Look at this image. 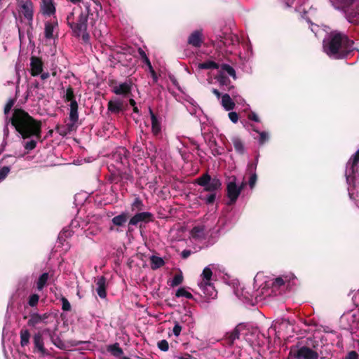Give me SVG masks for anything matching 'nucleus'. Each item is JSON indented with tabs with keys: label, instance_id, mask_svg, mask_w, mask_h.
Wrapping results in <instances>:
<instances>
[{
	"label": "nucleus",
	"instance_id": "c03bdc74",
	"mask_svg": "<svg viewBox=\"0 0 359 359\" xmlns=\"http://www.w3.org/2000/svg\"><path fill=\"white\" fill-rule=\"evenodd\" d=\"M120 180L132 181L133 180V175L128 172H121L118 174Z\"/></svg>",
	"mask_w": 359,
	"mask_h": 359
},
{
	"label": "nucleus",
	"instance_id": "37998d69",
	"mask_svg": "<svg viewBox=\"0 0 359 359\" xmlns=\"http://www.w3.org/2000/svg\"><path fill=\"white\" fill-rule=\"evenodd\" d=\"M158 348L162 351H168L169 349V344L165 339H162L157 343Z\"/></svg>",
	"mask_w": 359,
	"mask_h": 359
},
{
	"label": "nucleus",
	"instance_id": "7c9ffc66",
	"mask_svg": "<svg viewBox=\"0 0 359 359\" xmlns=\"http://www.w3.org/2000/svg\"><path fill=\"white\" fill-rule=\"evenodd\" d=\"M5 158H6V157H4V158H2L0 161V164H1L4 162ZM11 165L0 166V182L6 178V177L8 176V173L11 171Z\"/></svg>",
	"mask_w": 359,
	"mask_h": 359
},
{
	"label": "nucleus",
	"instance_id": "4d7b16f0",
	"mask_svg": "<svg viewBox=\"0 0 359 359\" xmlns=\"http://www.w3.org/2000/svg\"><path fill=\"white\" fill-rule=\"evenodd\" d=\"M72 232L69 230H63L62 232L60 233L58 238L60 240L63 239L64 238L71 236Z\"/></svg>",
	"mask_w": 359,
	"mask_h": 359
},
{
	"label": "nucleus",
	"instance_id": "dca6fc26",
	"mask_svg": "<svg viewBox=\"0 0 359 359\" xmlns=\"http://www.w3.org/2000/svg\"><path fill=\"white\" fill-rule=\"evenodd\" d=\"M128 218H129V213H128L126 212H123L120 215L115 216L111 219L113 226H111L109 227V230L110 231L115 230L114 226H123L125 225V224L127 222Z\"/></svg>",
	"mask_w": 359,
	"mask_h": 359
},
{
	"label": "nucleus",
	"instance_id": "9b49d317",
	"mask_svg": "<svg viewBox=\"0 0 359 359\" xmlns=\"http://www.w3.org/2000/svg\"><path fill=\"white\" fill-rule=\"evenodd\" d=\"M30 74L32 76H39L43 72V63L40 57L32 56L30 59Z\"/></svg>",
	"mask_w": 359,
	"mask_h": 359
},
{
	"label": "nucleus",
	"instance_id": "338daca9",
	"mask_svg": "<svg viewBox=\"0 0 359 359\" xmlns=\"http://www.w3.org/2000/svg\"><path fill=\"white\" fill-rule=\"evenodd\" d=\"M49 317V314L47 313H43V315H41V321L43 322L46 319H47Z\"/></svg>",
	"mask_w": 359,
	"mask_h": 359
},
{
	"label": "nucleus",
	"instance_id": "5701e85b",
	"mask_svg": "<svg viewBox=\"0 0 359 359\" xmlns=\"http://www.w3.org/2000/svg\"><path fill=\"white\" fill-rule=\"evenodd\" d=\"M42 6L41 9L42 12L45 15H51L55 14V8L53 4V0H41Z\"/></svg>",
	"mask_w": 359,
	"mask_h": 359
},
{
	"label": "nucleus",
	"instance_id": "a18cd8bd",
	"mask_svg": "<svg viewBox=\"0 0 359 359\" xmlns=\"http://www.w3.org/2000/svg\"><path fill=\"white\" fill-rule=\"evenodd\" d=\"M36 147V141L34 140H31L27 142H25L24 147L27 151H32Z\"/></svg>",
	"mask_w": 359,
	"mask_h": 359
},
{
	"label": "nucleus",
	"instance_id": "f704fd0d",
	"mask_svg": "<svg viewBox=\"0 0 359 359\" xmlns=\"http://www.w3.org/2000/svg\"><path fill=\"white\" fill-rule=\"evenodd\" d=\"M144 208L142 201L137 197L135 198L134 201L131 205V209L133 212H140L142 211Z\"/></svg>",
	"mask_w": 359,
	"mask_h": 359
},
{
	"label": "nucleus",
	"instance_id": "f8f14e48",
	"mask_svg": "<svg viewBox=\"0 0 359 359\" xmlns=\"http://www.w3.org/2000/svg\"><path fill=\"white\" fill-rule=\"evenodd\" d=\"M241 325H238L233 330L226 332L224 339L225 344L231 346L234 344V341L240 337Z\"/></svg>",
	"mask_w": 359,
	"mask_h": 359
},
{
	"label": "nucleus",
	"instance_id": "052dcab7",
	"mask_svg": "<svg viewBox=\"0 0 359 359\" xmlns=\"http://www.w3.org/2000/svg\"><path fill=\"white\" fill-rule=\"evenodd\" d=\"M222 43H223L224 46H229L232 43V39H229L227 38H224L220 40Z\"/></svg>",
	"mask_w": 359,
	"mask_h": 359
},
{
	"label": "nucleus",
	"instance_id": "0eeeda50",
	"mask_svg": "<svg viewBox=\"0 0 359 359\" xmlns=\"http://www.w3.org/2000/svg\"><path fill=\"white\" fill-rule=\"evenodd\" d=\"M232 180L226 185V195L229 199L228 205L234 204L242 191V187H238L236 183V177L232 176Z\"/></svg>",
	"mask_w": 359,
	"mask_h": 359
},
{
	"label": "nucleus",
	"instance_id": "13d9d810",
	"mask_svg": "<svg viewBox=\"0 0 359 359\" xmlns=\"http://www.w3.org/2000/svg\"><path fill=\"white\" fill-rule=\"evenodd\" d=\"M191 254V251L189 250H184L181 253V257L183 259H187Z\"/></svg>",
	"mask_w": 359,
	"mask_h": 359
},
{
	"label": "nucleus",
	"instance_id": "9d476101",
	"mask_svg": "<svg viewBox=\"0 0 359 359\" xmlns=\"http://www.w3.org/2000/svg\"><path fill=\"white\" fill-rule=\"evenodd\" d=\"M154 220V215L149 212H137L130 218L128 226H136L140 222L148 223Z\"/></svg>",
	"mask_w": 359,
	"mask_h": 359
},
{
	"label": "nucleus",
	"instance_id": "e2e57ef3",
	"mask_svg": "<svg viewBox=\"0 0 359 359\" xmlns=\"http://www.w3.org/2000/svg\"><path fill=\"white\" fill-rule=\"evenodd\" d=\"M354 0H341V4L344 6H349L353 4Z\"/></svg>",
	"mask_w": 359,
	"mask_h": 359
},
{
	"label": "nucleus",
	"instance_id": "412c9836",
	"mask_svg": "<svg viewBox=\"0 0 359 359\" xmlns=\"http://www.w3.org/2000/svg\"><path fill=\"white\" fill-rule=\"evenodd\" d=\"M149 111L151 120V132L154 136H158L161 132V123L151 108Z\"/></svg>",
	"mask_w": 359,
	"mask_h": 359
},
{
	"label": "nucleus",
	"instance_id": "79ce46f5",
	"mask_svg": "<svg viewBox=\"0 0 359 359\" xmlns=\"http://www.w3.org/2000/svg\"><path fill=\"white\" fill-rule=\"evenodd\" d=\"M60 300L62 302V309L64 311H69L72 307L68 299L66 297L62 296Z\"/></svg>",
	"mask_w": 359,
	"mask_h": 359
},
{
	"label": "nucleus",
	"instance_id": "aec40b11",
	"mask_svg": "<svg viewBox=\"0 0 359 359\" xmlns=\"http://www.w3.org/2000/svg\"><path fill=\"white\" fill-rule=\"evenodd\" d=\"M22 13L24 17L29 21L33 20V3L31 0H26L22 4Z\"/></svg>",
	"mask_w": 359,
	"mask_h": 359
},
{
	"label": "nucleus",
	"instance_id": "58836bf2",
	"mask_svg": "<svg viewBox=\"0 0 359 359\" xmlns=\"http://www.w3.org/2000/svg\"><path fill=\"white\" fill-rule=\"evenodd\" d=\"M177 297H184L187 299H191L194 298L193 295L188 291H187L184 287L179 288L175 294Z\"/></svg>",
	"mask_w": 359,
	"mask_h": 359
},
{
	"label": "nucleus",
	"instance_id": "1a4fd4ad",
	"mask_svg": "<svg viewBox=\"0 0 359 359\" xmlns=\"http://www.w3.org/2000/svg\"><path fill=\"white\" fill-rule=\"evenodd\" d=\"M359 162V149L352 156L347 163L345 176L348 183L354 179L355 168Z\"/></svg>",
	"mask_w": 359,
	"mask_h": 359
},
{
	"label": "nucleus",
	"instance_id": "09e8293b",
	"mask_svg": "<svg viewBox=\"0 0 359 359\" xmlns=\"http://www.w3.org/2000/svg\"><path fill=\"white\" fill-rule=\"evenodd\" d=\"M284 284H285L284 280L282 278L278 277V278H276L274 280H273L271 285H272L273 287H280V286L283 285Z\"/></svg>",
	"mask_w": 359,
	"mask_h": 359
},
{
	"label": "nucleus",
	"instance_id": "6e6552de",
	"mask_svg": "<svg viewBox=\"0 0 359 359\" xmlns=\"http://www.w3.org/2000/svg\"><path fill=\"white\" fill-rule=\"evenodd\" d=\"M109 86L112 88V92L118 95L128 97L131 95V85L127 82L117 85L116 80H111Z\"/></svg>",
	"mask_w": 359,
	"mask_h": 359
},
{
	"label": "nucleus",
	"instance_id": "a878e982",
	"mask_svg": "<svg viewBox=\"0 0 359 359\" xmlns=\"http://www.w3.org/2000/svg\"><path fill=\"white\" fill-rule=\"evenodd\" d=\"M78 107L76 101L70 103L69 120L73 123H76L79 120Z\"/></svg>",
	"mask_w": 359,
	"mask_h": 359
},
{
	"label": "nucleus",
	"instance_id": "a19ab883",
	"mask_svg": "<svg viewBox=\"0 0 359 359\" xmlns=\"http://www.w3.org/2000/svg\"><path fill=\"white\" fill-rule=\"evenodd\" d=\"M253 130L259 134V144H264L269 140V135L267 133L262 131L259 132L258 130L253 128Z\"/></svg>",
	"mask_w": 359,
	"mask_h": 359
},
{
	"label": "nucleus",
	"instance_id": "864d4df0",
	"mask_svg": "<svg viewBox=\"0 0 359 359\" xmlns=\"http://www.w3.org/2000/svg\"><path fill=\"white\" fill-rule=\"evenodd\" d=\"M345 359H359V355L355 351H350Z\"/></svg>",
	"mask_w": 359,
	"mask_h": 359
},
{
	"label": "nucleus",
	"instance_id": "39448f33",
	"mask_svg": "<svg viewBox=\"0 0 359 359\" xmlns=\"http://www.w3.org/2000/svg\"><path fill=\"white\" fill-rule=\"evenodd\" d=\"M196 184L203 187L199 198L207 205H212L215 202L217 192L222 187V181L217 177H212L208 172L196 178Z\"/></svg>",
	"mask_w": 359,
	"mask_h": 359
},
{
	"label": "nucleus",
	"instance_id": "c85d7f7f",
	"mask_svg": "<svg viewBox=\"0 0 359 359\" xmlns=\"http://www.w3.org/2000/svg\"><path fill=\"white\" fill-rule=\"evenodd\" d=\"M200 69H216L219 68V65L214 61L208 60L198 65Z\"/></svg>",
	"mask_w": 359,
	"mask_h": 359
},
{
	"label": "nucleus",
	"instance_id": "49530a36",
	"mask_svg": "<svg viewBox=\"0 0 359 359\" xmlns=\"http://www.w3.org/2000/svg\"><path fill=\"white\" fill-rule=\"evenodd\" d=\"M257 180V175L256 172H253L250 174V177L249 178L248 184L250 189H253L256 184Z\"/></svg>",
	"mask_w": 359,
	"mask_h": 359
},
{
	"label": "nucleus",
	"instance_id": "7ed1b4c3",
	"mask_svg": "<svg viewBox=\"0 0 359 359\" xmlns=\"http://www.w3.org/2000/svg\"><path fill=\"white\" fill-rule=\"evenodd\" d=\"M9 122L15 130L20 135L24 140L35 137L37 140H41L42 132V123L30 116L28 112L22 109L15 108L13 109L12 116L9 118Z\"/></svg>",
	"mask_w": 359,
	"mask_h": 359
},
{
	"label": "nucleus",
	"instance_id": "f03ea898",
	"mask_svg": "<svg viewBox=\"0 0 359 359\" xmlns=\"http://www.w3.org/2000/svg\"><path fill=\"white\" fill-rule=\"evenodd\" d=\"M84 7L78 6L67 16V24L72 30V36L76 38L81 37L83 43H90V34L88 32V20L90 19L92 25L95 20L90 18L93 13L89 3L83 4Z\"/></svg>",
	"mask_w": 359,
	"mask_h": 359
},
{
	"label": "nucleus",
	"instance_id": "5fc2aeb1",
	"mask_svg": "<svg viewBox=\"0 0 359 359\" xmlns=\"http://www.w3.org/2000/svg\"><path fill=\"white\" fill-rule=\"evenodd\" d=\"M257 163H251L248 165V172L250 174H252L253 172H256Z\"/></svg>",
	"mask_w": 359,
	"mask_h": 359
},
{
	"label": "nucleus",
	"instance_id": "6e6d98bb",
	"mask_svg": "<svg viewBox=\"0 0 359 359\" xmlns=\"http://www.w3.org/2000/svg\"><path fill=\"white\" fill-rule=\"evenodd\" d=\"M181 331L182 326L178 323H176L172 330L173 334L176 337H178L180 334Z\"/></svg>",
	"mask_w": 359,
	"mask_h": 359
},
{
	"label": "nucleus",
	"instance_id": "ddd939ff",
	"mask_svg": "<svg viewBox=\"0 0 359 359\" xmlns=\"http://www.w3.org/2000/svg\"><path fill=\"white\" fill-rule=\"evenodd\" d=\"M33 342L34 345V351L39 352L42 356L48 355V350L44 347L43 337L41 333H36L34 335Z\"/></svg>",
	"mask_w": 359,
	"mask_h": 359
},
{
	"label": "nucleus",
	"instance_id": "3c124183",
	"mask_svg": "<svg viewBox=\"0 0 359 359\" xmlns=\"http://www.w3.org/2000/svg\"><path fill=\"white\" fill-rule=\"evenodd\" d=\"M14 104V100H10L4 107V114H8Z\"/></svg>",
	"mask_w": 359,
	"mask_h": 359
},
{
	"label": "nucleus",
	"instance_id": "6ab92c4d",
	"mask_svg": "<svg viewBox=\"0 0 359 359\" xmlns=\"http://www.w3.org/2000/svg\"><path fill=\"white\" fill-rule=\"evenodd\" d=\"M107 109L112 114H119L123 111V102L119 99L110 100L107 104Z\"/></svg>",
	"mask_w": 359,
	"mask_h": 359
},
{
	"label": "nucleus",
	"instance_id": "69168bd1",
	"mask_svg": "<svg viewBox=\"0 0 359 359\" xmlns=\"http://www.w3.org/2000/svg\"><path fill=\"white\" fill-rule=\"evenodd\" d=\"M169 78L170 79V81H172V83H173V85L175 86H177V79L175 78L174 76H169Z\"/></svg>",
	"mask_w": 359,
	"mask_h": 359
},
{
	"label": "nucleus",
	"instance_id": "680f3d73",
	"mask_svg": "<svg viewBox=\"0 0 359 359\" xmlns=\"http://www.w3.org/2000/svg\"><path fill=\"white\" fill-rule=\"evenodd\" d=\"M40 74H41V79L42 80L47 79L49 77V76H50L48 72H43V73L41 72Z\"/></svg>",
	"mask_w": 359,
	"mask_h": 359
},
{
	"label": "nucleus",
	"instance_id": "4c0bfd02",
	"mask_svg": "<svg viewBox=\"0 0 359 359\" xmlns=\"http://www.w3.org/2000/svg\"><path fill=\"white\" fill-rule=\"evenodd\" d=\"M222 70L226 72L229 76H232L233 79H236L235 69L228 64H222L221 66Z\"/></svg>",
	"mask_w": 359,
	"mask_h": 359
},
{
	"label": "nucleus",
	"instance_id": "423d86ee",
	"mask_svg": "<svg viewBox=\"0 0 359 359\" xmlns=\"http://www.w3.org/2000/svg\"><path fill=\"white\" fill-rule=\"evenodd\" d=\"M212 276V270L209 267H205L201 274L203 280L199 283V287L203 290L205 295L214 298L216 294H215V290H214V286L210 283Z\"/></svg>",
	"mask_w": 359,
	"mask_h": 359
},
{
	"label": "nucleus",
	"instance_id": "a211bd4d",
	"mask_svg": "<svg viewBox=\"0 0 359 359\" xmlns=\"http://www.w3.org/2000/svg\"><path fill=\"white\" fill-rule=\"evenodd\" d=\"M96 291L98 296L102 299L105 298L107 297V278L103 276L99 277L96 281Z\"/></svg>",
	"mask_w": 359,
	"mask_h": 359
},
{
	"label": "nucleus",
	"instance_id": "0e129e2a",
	"mask_svg": "<svg viewBox=\"0 0 359 359\" xmlns=\"http://www.w3.org/2000/svg\"><path fill=\"white\" fill-rule=\"evenodd\" d=\"M212 92L218 99L221 97V93L217 89L212 88Z\"/></svg>",
	"mask_w": 359,
	"mask_h": 359
},
{
	"label": "nucleus",
	"instance_id": "2f4dec72",
	"mask_svg": "<svg viewBox=\"0 0 359 359\" xmlns=\"http://www.w3.org/2000/svg\"><path fill=\"white\" fill-rule=\"evenodd\" d=\"M41 323H42L41 315L37 313H34L30 314L27 325L29 326L34 327Z\"/></svg>",
	"mask_w": 359,
	"mask_h": 359
},
{
	"label": "nucleus",
	"instance_id": "ea45409f",
	"mask_svg": "<svg viewBox=\"0 0 359 359\" xmlns=\"http://www.w3.org/2000/svg\"><path fill=\"white\" fill-rule=\"evenodd\" d=\"M39 295L37 294H32L29 297L28 304L31 307H35L37 306L39 301Z\"/></svg>",
	"mask_w": 359,
	"mask_h": 359
},
{
	"label": "nucleus",
	"instance_id": "774afa93",
	"mask_svg": "<svg viewBox=\"0 0 359 359\" xmlns=\"http://www.w3.org/2000/svg\"><path fill=\"white\" fill-rule=\"evenodd\" d=\"M129 103H130V104L132 107H135V106H136V102H135V101L133 98H130V99L129 100Z\"/></svg>",
	"mask_w": 359,
	"mask_h": 359
},
{
	"label": "nucleus",
	"instance_id": "c756f323",
	"mask_svg": "<svg viewBox=\"0 0 359 359\" xmlns=\"http://www.w3.org/2000/svg\"><path fill=\"white\" fill-rule=\"evenodd\" d=\"M20 345L25 346L29 343L30 333L28 330H21L20 332Z\"/></svg>",
	"mask_w": 359,
	"mask_h": 359
},
{
	"label": "nucleus",
	"instance_id": "f3484780",
	"mask_svg": "<svg viewBox=\"0 0 359 359\" xmlns=\"http://www.w3.org/2000/svg\"><path fill=\"white\" fill-rule=\"evenodd\" d=\"M191 237L195 240H203L206 238V229L204 225H198L192 228L190 231Z\"/></svg>",
	"mask_w": 359,
	"mask_h": 359
},
{
	"label": "nucleus",
	"instance_id": "f257e3e1",
	"mask_svg": "<svg viewBox=\"0 0 359 359\" xmlns=\"http://www.w3.org/2000/svg\"><path fill=\"white\" fill-rule=\"evenodd\" d=\"M289 357L294 359H330L331 351L320 336H311L290 347Z\"/></svg>",
	"mask_w": 359,
	"mask_h": 359
},
{
	"label": "nucleus",
	"instance_id": "b1692460",
	"mask_svg": "<svg viewBox=\"0 0 359 359\" xmlns=\"http://www.w3.org/2000/svg\"><path fill=\"white\" fill-rule=\"evenodd\" d=\"M55 26H57V22H45L44 29V36L47 39H51L53 38V30Z\"/></svg>",
	"mask_w": 359,
	"mask_h": 359
},
{
	"label": "nucleus",
	"instance_id": "8fccbe9b",
	"mask_svg": "<svg viewBox=\"0 0 359 359\" xmlns=\"http://www.w3.org/2000/svg\"><path fill=\"white\" fill-rule=\"evenodd\" d=\"M248 119L251 120V121H255V122H257V123H259L260 122V119L259 118V116H257V114L254 112V111H250L248 114Z\"/></svg>",
	"mask_w": 359,
	"mask_h": 359
},
{
	"label": "nucleus",
	"instance_id": "4468645a",
	"mask_svg": "<svg viewBox=\"0 0 359 359\" xmlns=\"http://www.w3.org/2000/svg\"><path fill=\"white\" fill-rule=\"evenodd\" d=\"M203 42V34L200 30H195L188 38V43L195 48L201 47Z\"/></svg>",
	"mask_w": 359,
	"mask_h": 359
},
{
	"label": "nucleus",
	"instance_id": "bb28decb",
	"mask_svg": "<svg viewBox=\"0 0 359 359\" xmlns=\"http://www.w3.org/2000/svg\"><path fill=\"white\" fill-rule=\"evenodd\" d=\"M107 350L114 357H119L123 353V349L120 347L119 344L117 342L114 344L107 346Z\"/></svg>",
	"mask_w": 359,
	"mask_h": 359
},
{
	"label": "nucleus",
	"instance_id": "2eb2a0df",
	"mask_svg": "<svg viewBox=\"0 0 359 359\" xmlns=\"http://www.w3.org/2000/svg\"><path fill=\"white\" fill-rule=\"evenodd\" d=\"M138 53L140 55L143 62H144V64L149 68V72L151 73L154 83H156L158 81V76H157L155 70L154 69V68L151 65V63L150 62V60L147 57L146 53L141 48H138Z\"/></svg>",
	"mask_w": 359,
	"mask_h": 359
},
{
	"label": "nucleus",
	"instance_id": "cd10ccee",
	"mask_svg": "<svg viewBox=\"0 0 359 359\" xmlns=\"http://www.w3.org/2000/svg\"><path fill=\"white\" fill-rule=\"evenodd\" d=\"M150 261L151 268L152 270H156L165 265L164 260L160 257L152 255L150 257Z\"/></svg>",
	"mask_w": 359,
	"mask_h": 359
},
{
	"label": "nucleus",
	"instance_id": "e433bc0d",
	"mask_svg": "<svg viewBox=\"0 0 359 359\" xmlns=\"http://www.w3.org/2000/svg\"><path fill=\"white\" fill-rule=\"evenodd\" d=\"M348 20L354 25H359V13L355 11L349 12L347 14Z\"/></svg>",
	"mask_w": 359,
	"mask_h": 359
},
{
	"label": "nucleus",
	"instance_id": "4be33fe9",
	"mask_svg": "<svg viewBox=\"0 0 359 359\" xmlns=\"http://www.w3.org/2000/svg\"><path fill=\"white\" fill-rule=\"evenodd\" d=\"M231 142L236 151L240 155L245 154V144L243 140L238 136H233L231 138Z\"/></svg>",
	"mask_w": 359,
	"mask_h": 359
},
{
	"label": "nucleus",
	"instance_id": "de8ad7c7",
	"mask_svg": "<svg viewBox=\"0 0 359 359\" xmlns=\"http://www.w3.org/2000/svg\"><path fill=\"white\" fill-rule=\"evenodd\" d=\"M219 83L222 86H229L230 84L229 79L223 74H220L218 78Z\"/></svg>",
	"mask_w": 359,
	"mask_h": 359
},
{
	"label": "nucleus",
	"instance_id": "603ef678",
	"mask_svg": "<svg viewBox=\"0 0 359 359\" xmlns=\"http://www.w3.org/2000/svg\"><path fill=\"white\" fill-rule=\"evenodd\" d=\"M229 119L234 123L238 122V114L236 111H231L228 114Z\"/></svg>",
	"mask_w": 359,
	"mask_h": 359
},
{
	"label": "nucleus",
	"instance_id": "20e7f679",
	"mask_svg": "<svg viewBox=\"0 0 359 359\" xmlns=\"http://www.w3.org/2000/svg\"><path fill=\"white\" fill-rule=\"evenodd\" d=\"M353 40L341 33H337L330 36L328 41H324V51L330 57L336 60L343 59L355 50Z\"/></svg>",
	"mask_w": 359,
	"mask_h": 359
},
{
	"label": "nucleus",
	"instance_id": "393cba45",
	"mask_svg": "<svg viewBox=\"0 0 359 359\" xmlns=\"http://www.w3.org/2000/svg\"><path fill=\"white\" fill-rule=\"evenodd\" d=\"M222 105L226 110L230 111L234 109L236 104L229 94H224L222 96Z\"/></svg>",
	"mask_w": 359,
	"mask_h": 359
},
{
	"label": "nucleus",
	"instance_id": "72a5a7b5",
	"mask_svg": "<svg viewBox=\"0 0 359 359\" xmlns=\"http://www.w3.org/2000/svg\"><path fill=\"white\" fill-rule=\"evenodd\" d=\"M183 280H184V277H183V274H182V272L181 271H180V272L178 273H176L171 283L169 284L170 287H177L180 285H181L182 283H183Z\"/></svg>",
	"mask_w": 359,
	"mask_h": 359
},
{
	"label": "nucleus",
	"instance_id": "473e14b6",
	"mask_svg": "<svg viewBox=\"0 0 359 359\" xmlns=\"http://www.w3.org/2000/svg\"><path fill=\"white\" fill-rule=\"evenodd\" d=\"M48 277L49 275L48 273H43L39 276L36 282V287L39 290H43V288L45 287L47 283Z\"/></svg>",
	"mask_w": 359,
	"mask_h": 359
},
{
	"label": "nucleus",
	"instance_id": "bf43d9fd",
	"mask_svg": "<svg viewBox=\"0 0 359 359\" xmlns=\"http://www.w3.org/2000/svg\"><path fill=\"white\" fill-rule=\"evenodd\" d=\"M9 123H10L9 119L6 120V125L4 128V135L5 137H8V136L9 135V130H8V125Z\"/></svg>",
	"mask_w": 359,
	"mask_h": 359
},
{
	"label": "nucleus",
	"instance_id": "c9c22d12",
	"mask_svg": "<svg viewBox=\"0 0 359 359\" xmlns=\"http://www.w3.org/2000/svg\"><path fill=\"white\" fill-rule=\"evenodd\" d=\"M63 97L66 102H70V103H72V102L76 101L75 99L74 89L71 86H69L67 88L66 93Z\"/></svg>",
	"mask_w": 359,
	"mask_h": 359
}]
</instances>
